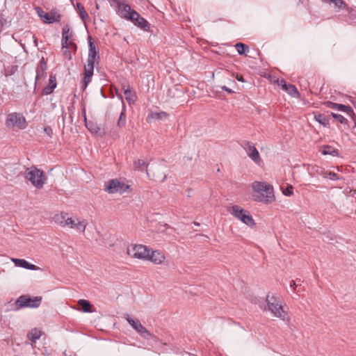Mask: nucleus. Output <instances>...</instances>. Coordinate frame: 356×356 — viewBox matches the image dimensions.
Instances as JSON below:
<instances>
[{
	"label": "nucleus",
	"instance_id": "0eeeda50",
	"mask_svg": "<svg viewBox=\"0 0 356 356\" xmlns=\"http://www.w3.org/2000/svg\"><path fill=\"white\" fill-rule=\"evenodd\" d=\"M6 125L9 128L17 127L23 129L26 127V119L20 113H12L7 116Z\"/></svg>",
	"mask_w": 356,
	"mask_h": 356
},
{
	"label": "nucleus",
	"instance_id": "5701e85b",
	"mask_svg": "<svg viewBox=\"0 0 356 356\" xmlns=\"http://www.w3.org/2000/svg\"><path fill=\"white\" fill-rule=\"evenodd\" d=\"M76 7L81 19L83 22L88 21L90 19V17L86 11L84 6L81 3L76 2Z\"/></svg>",
	"mask_w": 356,
	"mask_h": 356
},
{
	"label": "nucleus",
	"instance_id": "7c9ffc66",
	"mask_svg": "<svg viewBox=\"0 0 356 356\" xmlns=\"http://www.w3.org/2000/svg\"><path fill=\"white\" fill-rule=\"evenodd\" d=\"M42 332L37 329L33 330L28 335L29 339L32 342H35L36 340L40 339Z\"/></svg>",
	"mask_w": 356,
	"mask_h": 356
},
{
	"label": "nucleus",
	"instance_id": "c9c22d12",
	"mask_svg": "<svg viewBox=\"0 0 356 356\" xmlns=\"http://www.w3.org/2000/svg\"><path fill=\"white\" fill-rule=\"evenodd\" d=\"M67 45L68 44H66L65 45V47L62 46V51H63V54L65 56V58L68 60H70L72 58V54H71V51H70L69 46H67Z\"/></svg>",
	"mask_w": 356,
	"mask_h": 356
},
{
	"label": "nucleus",
	"instance_id": "2eb2a0df",
	"mask_svg": "<svg viewBox=\"0 0 356 356\" xmlns=\"http://www.w3.org/2000/svg\"><path fill=\"white\" fill-rule=\"evenodd\" d=\"M54 220L62 226L68 225L71 228H74L76 222L72 218L67 217V213L61 212L60 215L54 216Z\"/></svg>",
	"mask_w": 356,
	"mask_h": 356
},
{
	"label": "nucleus",
	"instance_id": "79ce46f5",
	"mask_svg": "<svg viewBox=\"0 0 356 356\" xmlns=\"http://www.w3.org/2000/svg\"><path fill=\"white\" fill-rule=\"evenodd\" d=\"M67 46H69L70 49H74V51L76 50V44L72 40H70L67 42Z\"/></svg>",
	"mask_w": 356,
	"mask_h": 356
},
{
	"label": "nucleus",
	"instance_id": "f3484780",
	"mask_svg": "<svg viewBox=\"0 0 356 356\" xmlns=\"http://www.w3.org/2000/svg\"><path fill=\"white\" fill-rule=\"evenodd\" d=\"M244 145L247 147L248 155L254 162L260 161V156L257 148L250 141H245Z\"/></svg>",
	"mask_w": 356,
	"mask_h": 356
},
{
	"label": "nucleus",
	"instance_id": "ddd939ff",
	"mask_svg": "<svg viewBox=\"0 0 356 356\" xmlns=\"http://www.w3.org/2000/svg\"><path fill=\"white\" fill-rule=\"evenodd\" d=\"M278 85L281 86L282 89L286 91L289 95L293 97L299 98L300 94L297 88L293 84H288L284 79L277 80Z\"/></svg>",
	"mask_w": 356,
	"mask_h": 356
},
{
	"label": "nucleus",
	"instance_id": "393cba45",
	"mask_svg": "<svg viewBox=\"0 0 356 356\" xmlns=\"http://www.w3.org/2000/svg\"><path fill=\"white\" fill-rule=\"evenodd\" d=\"M127 89H124L125 99L129 104L134 103L136 99V96L134 92H132L130 89L129 85L127 86Z\"/></svg>",
	"mask_w": 356,
	"mask_h": 356
},
{
	"label": "nucleus",
	"instance_id": "39448f33",
	"mask_svg": "<svg viewBox=\"0 0 356 356\" xmlns=\"http://www.w3.org/2000/svg\"><path fill=\"white\" fill-rule=\"evenodd\" d=\"M42 299L41 296L31 298L27 295H22L15 302V309L19 310L24 307L38 308L41 304Z\"/></svg>",
	"mask_w": 356,
	"mask_h": 356
},
{
	"label": "nucleus",
	"instance_id": "f704fd0d",
	"mask_svg": "<svg viewBox=\"0 0 356 356\" xmlns=\"http://www.w3.org/2000/svg\"><path fill=\"white\" fill-rule=\"evenodd\" d=\"M88 223L85 220L78 221L76 222L74 228L77 230L84 232Z\"/></svg>",
	"mask_w": 356,
	"mask_h": 356
},
{
	"label": "nucleus",
	"instance_id": "1a4fd4ad",
	"mask_svg": "<svg viewBox=\"0 0 356 356\" xmlns=\"http://www.w3.org/2000/svg\"><path fill=\"white\" fill-rule=\"evenodd\" d=\"M37 13L44 23L51 24L54 22H60L61 15L56 10H51L49 13L44 12L41 8L37 7Z\"/></svg>",
	"mask_w": 356,
	"mask_h": 356
},
{
	"label": "nucleus",
	"instance_id": "6ab92c4d",
	"mask_svg": "<svg viewBox=\"0 0 356 356\" xmlns=\"http://www.w3.org/2000/svg\"><path fill=\"white\" fill-rule=\"evenodd\" d=\"M56 86L57 83L56 75L51 74L49 76V84L42 89V95H51L54 92V89L56 88Z\"/></svg>",
	"mask_w": 356,
	"mask_h": 356
},
{
	"label": "nucleus",
	"instance_id": "f03ea898",
	"mask_svg": "<svg viewBox=\"0 0 356 356\" xmlns=\"http://www.w3.org/2000/svg\"><path fill=\"white\" fill-rule=\"evenodd\" d=\"M266 302L267 307L264 308L265 311L268 310L271 312L275 317L280 318L284 321L289 322L290 321V318L284 310L279 298L268 294L266 298Z\"/></svg>",
	"mask_w": 356,
	"mask_h": 356
},
{
	"label": "nucleus",
	"instance_id": "f8f14e48",
	"mask_svg": "<svg viewBox=\"0 0 356 356\" xmlns=\"http://www.w3.org/2000/svg\"><path fill=\"white\" fill-rule=\"evenodd\" d=\"M83 115L84 118L85 125L91 133L95 134L100 136L105 135L106 131L104 129H101L99 126H97V124L94 123L93 122L87 120L85 108H83Z\"/></svg>",
	"mask_w": 356,
	"mask_h": 356
},
{
	"label": "nucleus",
	"instance_id": "de8ad7c7",
	"mask_svg": "<svg viewBox=\"0 0 356 356\" xmlns=\"http://www.w3.org/2000/svg\"><path fill=\"white\" fill-rule=\"evenodd\" d=\"M297 286H298V285L296 284V281L292 280V281L291 282V284H290V286H291V287H293V289H295Z\"/></svg>",
	"mask_w": 356,
	"mask_h": 356
},
{
	"label": "nucleus",
	"instance_id": "6e6552de",
	"mask_svg": "<svg viewBox=\"0 0 356 356\" xmlns=\"http://www.w3.org/2000/svg\"><path fill=\"white\" fill-rule=\"evenodd\" d=\"M129 186L120 181L117 179L109 180L108 185L106 186V191L108 193H119L120 194L124 193L128 191Z\"/></svg>",
	"mask_w": 356,
	"mask_h": 356
},
{
	"label": "nucleus",
	"instance_id": "4be33fe9",
	"mask_svg": "<svg viewBox=\"0 0 356 356\" xmlns=\"http://www.w3.org/2000/svg\"><path fill=\"white\" fill-rule=\"evenodd\" d=\"M73 32L71 30L70 26L68 24L65 25L62 29V46L67 44V42L70 40L72 37Z\"/></svg>",
	"mask_w": 356,
	"mask_h": 356
},
{
	"label": "nucleus",
	"instance_id": "4468645a",
	"mask_svg": "<svg viewBox=\"0 0 356 356\" xmlns=\"http://www.w3.org/2000/svg\"><path fill=\"white\" fill-rule=\"evenodd\" d=\"M323 104L327 108L345 112L346 113H347V115H353V109L349 105L346 106L344 104L332 102L330 101L325 102Z\"/></svg>",
	"mask_w": 356,
	"mask_h": 356
},
{
	"label": "nucleus",
	"instance_id": "412c9836",
	"mask_svg": "<svg viewBox=\"0 0 356 356\" xmlns=\"http://www.w3.org/2000/svg\"><path fill=\"white\" fill-rule=\"evenodd\" d=\"M12 261L15 264L16 266L18 267L33 270L38 269V267L37 266L30 264L23 259H12Z\"/></svg>",
	"mask_w": 356,
	"mask_h": 356
},
{
	"label": "nucleus",
	"instance_id": "58836bf2",
	"mask_svg": "<svg viewBox=\"0 0 356 356\" xmlns=\"http://www.w3.org/2000/svg\"><path fill=\"white\" fill-rule=\"evenodd\" d=\"M293 187L291 185H289L282 191L283 194L286 196H291L293 195Z\"/></svg>",
	"mask_w": 356,
	"mask_h": 356
},
{
	"label": "nucleus",
	"instance_id": "c85d7f7f",
	"mask_svg": "<svg viewBox=\"0 0 356 356\" xmlns=\"http://www.w3.org/2000/svg\"><path fill=\"white\" fill-rule=\"evenodd\" d=\"M235 48L239 55H245L249 50L248 46L241 42L236 43Z\"/></svg>",
	"mask_w": 356,
	"mask_h": 356
},
{
	"label": "nucleus",
	"instance_id": "4c0bfd02",
	"mask_svg": "<svg viewBox=\"0 0 356 356\" xmlns=\"http://www.w3.org/2000/svg\"><path fill=\"white\" fill-rule=\"evenodd\" d=\"M167 113L165 112H161V113H153L149 115L152 118L154 119H161L163 117L167 116Z\"/></svg>",
	"mask_w": 356,
	"mask_h": 356
},
{
	"label": "nucleus",
	"instance_id": "49530a36",
	"mask_svg": "<svg viewBox=\"0 0 356 356\" xmlns=\"http://www.w3.org/2000/svg\"><path fill=\"white\" fill-rule=\"evenodd\" d=\"M349 116H350L352 118H353V120L354 121V127L353 128L356 127V115L355 114V113L353 112V115H348Z\"/></svg>",
	"mask_w": 356,
	"mask_h": 356
},
{
	"label": "nucleus",
	"instance_id": "9b49d317",
	"mask_svg": "<svg viewBox=\"0 0 356 356\" xmlns=\"http://www.w3.org/2000/svg\"><path fill=\"white\" fill-rule=\"evenodd\" d=\"M127 321L129 325L136 330L141 337L145 339H149V337L153 335L140 323V321L137 318H132L130 316H127Z\"/></svg>",
	"mask_w": 356,
	"mask_h": 356
},
{
	"label": "nucleus",
	"instance_id": "473e14b6",
	"mask_svg": "<svg viewBox=\"0 0 356 356\" xmlns=\"http://www.w3.org/2000/svg\"><path fill=\"white\" fill-rule=\"evenodd\" d=\"M330 115L333 118L337 120L341 124H346L348 123V120L340 114L332 112Z\"/></svg>",
	"mask_w": 356,
	"mask_h": 356
},
{
	"label": "nucleus",
	"instance_id": "09e8293b",
	"mask_svg": "<svg viewBox=\"0 0 356 356\" xmlns=\"http://www.w3.org/2000/svg\"><path fill=\"white\" fill-rule=\"evenodd\" d=\"M127 85H129V83L127 82H125L124 83L122 84V90L124 92V89H127Z\"/></svg>",
	"mask_w": 356,
	"mask_h": 356
},
{
	"label": "nucleus",
	"instance_id": "cd10ccee",
	"mask_svg": "<svg viewBox=\"0 0 356 356\" xmlns=\"http://www.w3.org/2000/svg\"><path fill=\"white\" fill-rule=\"evenodd\" d=\"M321 153L323 155H331L333 156H339L338 150L330 145L324 146Z\"/></svg>",
	"mask_w": 356,
	"mask_h": 356
},
{
	"label": "nucleus",
	"instance_id": "423d86ee",
	"mask_svg": "<svg viewBox=\"0 0 356 356\" xmlns=\"http://www.w3.org/2000/svg\"><path fill=\"white\" fill-rule=\"evenodd\" d=\"M231 213L241 220L245 225L253 227L255 225V222L252 216L250 214L249 211L245 209H242L241 207L238 205L232 206Z\"/></svg>",
	"mask_w": 356,
	"mask_h": 356
},
{
	"label": "nucleus",
	"instance_id": "37998d69",
	"mask_svg": "<svg viewBox=\"0 0 356 356\" xmlns=\"http://www.w3.org/2000/svg\"><path fill=\"white\" fill-rule=\"evenodd\" d=\"M6 24V19L4 18L3 15L0 14V28H3V26Z\"/></svg>",
	"mask_w": 356,
	"mask_h": 356
},
{
	"label": "nucleus",
	"instance_id": "c03bdc74",
	"mask_svg": "<svg viewBox=\"0 0 356 356\" xmlns=\"http://www.w3.org/2000/svg\"><path fill=\"white\" fill-rule=\"evenodd\" d=\"M221 89L224 91H226L227 92H228L229 94H233L234 92V90H232V89L227 88V86H221Z\"/></svg>",
	"mask_w": 356,
	"mask_h": 356
},
{
	"label": "nucleus",
	"instance_id": "a878e982",
	"mask_svg": "<svg viewBox=\"0 0 356 356\" xmlns=\"http://www.w3.org/2000/svg\"><path fill=\"white\" fill-rule=\"evenodd\" d=\"M78 304L83 312L91 313L93 312L92 310V305L88 300L81 299L78 301Z\"/></svg>",
	"mask_w": 356,
	"mask_h": 356
},
{
	"label": "nucleus",
	"instance_id": "20e7f679",
	"mask_svg": "<svg viewBox=\"0 0 356 356\" xmlns=\"http://www.w3.org/2000/svg\"><path fill=\"white\" fill-rule=\"evenodd\" d=\"M24 177L37 188H42L47 179L44 172L35 166L27 168Z\"/></svg>",
	"mask_w": 356,
	"mask_h": 356
},
{
	"label": "nucleus",
	"instance_id": "f257e3e1",
	"mask_svg": "<svg viewBox=\"0 0 356 356\" xmlns=\"http://www.w3.org/2000/svg\"><path fill=\"white\" fill-rule=\"evenodd\" d=\"M88 40L89 51L88 62L87 64L84 66V77L83 79L82 86L83 90H85L88 85L90 83L92 76L93 75L95 63L96 62L98 64L99 60V51L97 50L95 44L92 41L91 36L89 35Z\"/></svg>",
	"mask_w": 356,
	"mask_h": 356
},
{
	"label": "nucleus",
	"instance_id": "2f4dec72",
	"mask_svg": "<svg viewBox=\"0 0 356 356\" xmlns=\"http://www.w3.org/2000/svg\"><path fill=\"white\" fill-rule=\"evenodd\" d=\"M135 168L143 170L144 168H147L148 164L146 163L145 160L143 159H138L134 161V163Z\"/></svg>",
	"mask_w": 356,
	"mask_h": 356
},
{
	"label": "nucleus",
	"instance_id": "ea45409f",
	"mask_svg": "<svg viewBox=\"0 0 356 356\" xmlns=\"http://www.w3.org/2000/svg\"><path fill=\"white\" fill-rule=\"evenodd\" d=\"M325 177H328L331 180H338L339 179L335 172L331 171L325 172Z\"/></svg>",
	"mask_w": 356,
	"mask_h": 356
},
{
	"label": "nucleus",
	"instance_id": "9d476101",
	"mask_svg": "<svg viewBox=\"0 0 356 356\" xmlns=\"http://www.w3.org/2000/svg\"><path fill=\"white\" fill-rule=\"evenodd\" d=\"M149 250L143 245H136L131 249H127V254L134 258L146 259L148 257Z\"/></svg>",
	"mask_w": 356,
	"mask_h": 356
},
{
	"label": "nucleus",
	"instance_id": "c756f323",
	"mask_svg": "<svg viewBox=\"0 0 356 356\" xmlns=\"http://www.w3.org/2000/svg\"><path fill=\"white\" fill-rule=\"evenodd\" d=\"M126 124V113H125V107L122 106V110L120 113L119 119L117 122V126L120 128L124 127Z\"/></svg>",
	"mask_w": 356,
	"mask_h": 356
},
{
	"label": "nucleus",
	"instance_id": "a18cd8bd",
	"mask_svg": "<svg viewBox=\"0 0 356 356\" xmlns=\"http://www.w3.org/2000/svg\"><path fill=\"white\" fill-rule=\"evenodd\" d=\"M235 78H236L238 81H241V82H245V79H243V75H241V74H236V76H235Z\"/></svg>",
	"mask_w": 356,
	"mask_h": 356
},
{
	"label": "nucleus",
	"instance_id": "e433bc0d",
	"mask_svg": "<svg viewBox=\"0 0 356 356\" xmlns=\"http://www.w3.org/2000/svg\"><path fill=\"white\" fill-rule=\"evenodd\" d=\"M331 3H334L338 8H345L347 7L346 3L343 0H332Z\"/></svg>",
	"mask_w": 356,
	"mask_h": 356
},
{
	"label": "nucleus",
	"instance_id": "3c124183",
	"mask_svg": "<svg viewBox=\"0 0 356 356\" xmlns=\"http://www.w3.org/2000/svg\"><path fill=\"white\" fill-rule=\"evenodd\" d=\"M326 1L332 2V0H325Z\"/></svg>",
	"mask_w": 356,
	"mask_h": 356
},
{
	"label": "nucleus",
	"instance_id": "bb28decb",
	"mask_svg": "<svg viewBox=\"0 0 356 356\" xmlns=\"http://www.w3.org/2000/svg\"><path fill=\"white\" fill-rule=\"evenodd\" d=\"M135 26H137L145 31H150L149 23L142 17L139 18L138 22L135 23Z\"/></svg>",
	"mask_w": 356,
	"mask_h": 356
},
{
	"label": "nucleus",
	"instance_id": "8fccbe9b",
	"mask_svg": "<svg viewBox=\"0 0 356 356\" xmlns=\"http://www.w3.org/2000/svg\"><path fill=\"white\" fill-rule=\"evenodd\" d=\"M96 8H97V9L99 8V4H98V3H97V4H96Z\"/></svg>",
	"mask_w": 356,
	"mask_h": 356
},
{
	"label": "nucleus",
	"instance_id": "a211bd4d",
	"mask_svg": "<svg viewBox=\"0 0 356 356\" xmlns=\"http://www.w3.org/2000/svg\"><path fill=\"white\" fill-rule=\"evenodd\" d=\"M165 259L164 254L159 250H152L149 252L147 260H149L155 264H161Z\"/></svg>",
	"mask_w": 356,
	"mask_h": 356
},
{
	"label": "nucleus",
	"instance_id": "b1692460",
	"mask_svg": "<svg viewBox=\"0 0 356 356\" xmlns=\"http://www.w3.org/2000/svg\"><path fill=\"white\" fill-rule=\"evenodd\" d=\"M314 119L316 120L319 124L323 125L325 127H328L330 125L329 122V118L324 114L321 113H315L314 114Z\"/></svg>",
	"mask_w": 356,
	"mask_h": 356
},
{
	"label": "nucleus",
	"instance_id": "dca6fc26",
	"mask_svg": "<svg viewBox=\"0 0 356 356\" xmlns=\"http://www.w3.org/2000/svg\"><path fill=\"white\" fill-rule=\"evenodd\" d=\"M47 63L44 61V58H42V60H40L37 67H36V76H35V86H36V84L38 81L42 78H44L47 74Z\"/></svg>",
	"mask_w": 356,
	"mask_h": 356
},
{
	"label": "nucleus",
	"instance_id": "603ef678",
	"mask_svg": "<svg viewBox=\"0 0 356 356\" xmlns=\"http://www.w3.org/2000/svg\"><path fill=\"white\" fill-rule=\"evenodd\" d=\"M232 82L234 83V84H235V85L236 84V81H232Z\"/></svg>",
	"mask_w": 356,
	"mask_h": 356
},
{
	"label": "nucleus",
	"instance_id": "a19ab883",
	"mask_svg": "<svg viewBox=\"0 0 356 356\" xmlns=\"http://www.w3.org/2000/svg\"><path fill=\"white\" fill-rule=\"evenodd\" d=\"M44 132L46 133V134H47V136H49V137H51V136H52V135H53V130H52V129H51L50 127H49V126L45 127L44 128Z\"/></svg>",
	"mask_w": 356,
	"mask_h": 356
},
{
	"label": "nucleus",
	"instance_id": "aec40b11",
	"mask_svg": "<svg viewBox=\"0 0 356 356\" xmlns=\"http://www.w3.org/2000/svg\"><path fill=\"white\" fill-rule=\"evenodd\" d=\"M118 5V12L120 13V15L128 19V17L131 15V12L134 10V9H131V7L124 3H121L120 0H118V3H115Z\"/></svg>",
	"mask_w": 356,
	"mask_h": 356
},
{
	"label": "nucleus",
	"instance_id": "7ed1b4c3",
	"mask_svg": "<svg viewBox=\"0 0 356 356\" xmlns=\"http://www.w3.org/2000/svg\"><path fill=\"white\" fill-rule=\"evenodd\" d=\"M254 191L258 193L256 200L259 202L271 203L275 200L273 188L266 182L255 181L252 184Z\"/></svg>",
	"mask_w": 356,
	"mask_h": 356
},
{
	"label": "nucleus",
	"instance_id": "72a5a7b5",
	"mask_svg": "<svg viewBox=\"0 0 356 356\" xmlns=\"http://www.w3.org/2000/svg\"><path fill=\"white\" fill-rule=\"evenodd\" d=\"M141 16L139 15L138 13H137L136 10H133L131 12V14L130 16L128 17V20H130L134 23L135 25V23L138 22L139 20V18H140Z\"/></svg>",
	"mask_w": 356,
	"mask_h": 356
}]
</instances>
